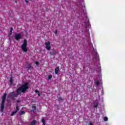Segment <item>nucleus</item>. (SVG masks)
<instances>
[{
    "label": "nucleus",
    "instance_id": "1",
    "mask_svg": "<svg viewBox=\"0 0 125 125\" xmlns=\"http://www.w3.org/2000/svg\"><path fill=\"white\" fill-rule=\"evenodd\" d=\"M29 89V83H27L26 84H22L19 90L22 93H25L27 90Z\"/></svg>",
    "mask_w": 125,
    "mask_h": 125
},
{
    "label": "nucleus",
    "instance_id": "12",
    "mask_svg": "<svg viewBox=\"0 0 125 125\" xmlns=\"http://www.w3.org/2000/svg\"><path fill=\"white\" fill-rule=\"evenodd\" d=\"M26 68L28 69V70H32L33 69V66L31 65V64H29Z\"/></svg>",
    "mask_w": 125,
    "mask_h": 125
},
{
    "label": "nucleus",
    "instance_id": "25",
    "mask_svg": "<svg viewBox=\"0 0 125 125\" xmlns=\"http://www.w3.org/2000/svg\"><path fill=\"white\" fill-rule=\"evenodd\" d=\"M35 92L36 93H38V92H39V91L36 90L35 91Z\"/></svg>",
    "mask_w": 125,
    "mask_h": 125
},
{
    "label": "nucleus",
    "instance_id": "27",
    "mask_svg": "<svg viewBox=\"0 0 125 125\" xmlns=\"http://www.w3.org/2000/svg\"><path fill=\"white\" fill-rule=\"evenodd\" d=\"M13 30V28H12V27H11V30L10 31H11L12 32V30Z\"/></svg>",
    "mask_w": 125,
    "mask_h": 125
},
{
    "label": "nucleus",
    "instance_id": "11",
    "mask_svg": "<svg viewBox=\"0 0 125 125\" xmlns=\"http://www.w3.org/2000/svg\"><path fill=\"white\" fill-rule=\"evenodd\" d=\"M9 84L10 85H12V84H13V80L12 79V77H11L10 78Z\"/></svg>",
    "mask_w": 125,
    "mask_h": 125
},
{
    "label": "nucleus",
    "instance_id": "33",
    "mask_svg": "<svg viewBox=\"0 0 125 125\" xmlns=\"http://www.w3.org/2000/svg\"><path fill=\"white\" fill-rule=\"evenodd\" d=\"M100 72H101V67H100Z\"/></svg>",
    "mask_w": 125,
    "mask_h": 125
},
{
    "label": "nucleus",
    "instance_id": "20",
    "mask_svg": "<svg viewBox=\"0 0 125 125\" xmlns=\"http://www.w3.org/2000/svg\"><path fill=\"white\" fill-rule=\"evenodd\" d=\"M12 34V31H10V33L9 34V39H10V36H11V34Z\"/></svg>",
    "mask_w": 125,
    "mask_h": 125
},
{
    "label": "nucleus",
    "instance_id": "9",
    "mask_svg": "<svg viewBox=\"0 0 125 125\" xmlns=\"http://www.w3.org/2000/svg\"><path fill=\"white\" fill-rule=\"evenodd\" d=\"M59 73V67H56L55 68V73L57 75Z\"/></svg>",
    "mask_w": 125,
    "mask_h": 125
},
{
    "label": "nucleus",
    "instance_id": "10",
    "mask_svg": "<svg viewBox=\"0 0 125 125\" xmlns=\"http://www.w3.org/2000/svg\"><path fill=\"white\" fill-rule=\"evenodd\" d=\"M95 58L96 59V60H99V55H98L97 52H95Z\"/></svg>",
    "mask_w": 125,
    "mask_h": 125
},
{
    "label": "nucleus",
    "instance_id": "8",
    "mask_svg": "<svg viewBox=\"0 0 125 125\" xmlns=\"http://www.w3.org/2000/svg\"><path fill=\"white\" fill-rule=\"evenodd\" d=\"M58 53V52H57L56 51H51L50 52V54L51 55H55L56 54H57Z\"/></svg>",
    "mask_w": 125,
    "mask_h": 125
},
{
    "label": "nucleus",
    "instance_id": "28",
    "mask_svg": "<svg viewBox=\"0 0 125 125\" xmlns=\"http://www.w3.org/2000/svg\"><path fill=\"white\" fill-rule=\"evenodd\" d=\"M36 65H39V62H36Z\"/></svg>",
    "mask_w": 125,
    "mask_h": 125
},
{
    "label": "nucleus",
    "instance_id": "16",
    "mask_svg": "<svg viewBox=\"0 0 125 125\" xmlns=\"http://www.w3.org/2000/svg\"><path fill=\"white\" fill-rule=\"evenodd\" d=\"M94 108H97L98 107V103H96L94 105Z\"/></svg>",
    "mask_w": 125,
    "mask_h": 125
},
{
    "label": "nucleus",
    "instance_id": "32",
    "mask_svg": "<svg viewBox=\"0 0 125 125\" xmlns=\"http://www.w3.org/2000/svg\"><path fill=\"white\" fill-rule=\"evenodd\" d=\"M17 102V103H19V102H20V100H18Z\"/></svg>",
    "mask_w": 125,
    "mask_h": 125
},
{
    "label": "nucleus",
    "instance_id": "31",
    "mask_svg": "<svg viewBox=\"0 0 125 125\" xmlns=\"http://www.w3.org/2000/svg\"><path fill=\"white\" fill-rule=\"evenodd\" d=\"M38 96H41V94L38 93Z\"/></svg>",
    "mask_w": 125,
    "mask_h": 125
},
{
    "label": "nucleus",
    "instance_id": "3",
    "mask_svg": "<svg viewBox=\"0 0 125 125\" xmlns=\"http://www.w3.org/2000/svg\"><path fill=\"white\" fill-rule=\"evenodd\" d=\"M21 50L23 52H27L28 51V48H27V41L24 40L23 44L21 45Z\"/></svg>",
    "mask_w": 125,
    "mask_h": 125
},
{
    "label": "nucleus",
    "instance_id": "26",
    "mask_svg": "<svg viewBox=\"0 0 125 125\" xmlns=\"http://www.w3.org/2000/svg\"><path fill=\"white\" fill-rule=\"evenodd\" d=\"M31 112H35V110H31Z\"/></svg>",
    "mask_w": 125,
    "mask_h": 125
},
{
    "label": "nucleus",
    "instance_id": "15",
    "mask_svg": "<svg viewBox=\"0 0 125 125\" xmlns=\"http://www.w3.org/2000/svg\"><path fill=\"white\" fill-rule=\"evenodd\" d=\"M58 100H59V101H63V99H62V98L61 97H59Z\"/></svg>",
    "mask_w": 125,
    "mask_h": 125
},
{
    "label": "nucleus",
    "instance_id": "14",
    "mask_svg": "<svg viewBox=\"0 0 125 125\" xmlns=\"http://www.w3.org/2000/svg\"><path fill=\"white\" fill-rule=\"evenodd\" d=\"M42 123L43 125H45V120H44V118L42 119Z\"/></svg>",
    "mask_w": 125,
    "mask_h": 125
},
{
    "label": "nucleus",
    "instance_id": "17",
    "mask_svg": "<svg viewBox=\"0 0 125 125\" xmlns=\"http://www.w3.org/2000/svg\"><path fill=\"white\" fill-rule=\"evenodd\" d=\"M104 122H107V121H108V118L107 117H104Z\"/></svg>",
    "mask_w": 125,
    "mask_h": 125
},
{
    "label": "nucleus",
    "instance_id": "18",
    "mask_svg": "<svg viewBox=\"0 0 125 125\" xmlns=\"http://www.w3.org/2000/svg\"><path fill=\"white\" fill-rule=\"evenodd\" d=\"M25 114V111H22L20 113V115H24Z\"/></svg>",
    "mask_w": 125,
    "mask_h": 125
},
{
    "label": "nucleus",
    "instance_id": "4",
    "mask_svg": "<svg viewBox=\"0 0 125 125\" xmlns=\"http://www.w3.org/2000/svg\"><path fill=\"white\" fill-rule=\"evenodd\" d=\"M18 97V94L14 93V92L10 93L8 97L12 100H15V98Z\"/></svg>",
    "mask_w": 125,
    "mask_h": 125
},
{
    "label": "nucleus",
    "instance_id": "24",
    "mask_svg": "<svg viewBox=\"0 0 125 125\" xmlns=\"http://www.w3.org/2000/svg\"><path fill=\"white\" fill-rule=\"evenodd\" d=\"M21 93H20V92H19V91H17V94H18V95H19V94H20Z\"/></svg>",
    "mask_w": 125,
    "mask_h": 125
},
{
    "label": "nucleus",
    "instance_id": "7",
    "mask_svg": "<svg viewBox=\"0 0 125 125\" xmlns=\"http://www.w3.org/2000/svg\"><path fill=\"white\" fill-rule=\"evenodd\" d=\"M15 38L16 41H19L20 39H21L22 36H21V34H16L15 35Z\"/></svg>",
    "mask_w": 125,
    "mask_h": 125
},
{
    "label": "nucleus",
    "instance_id": "30",
    "mask_svg": "<svg viewBox=\"0 0 125 125\" xmlns=\"http://www.w3.org/2000/svg\"><path fill=\"white\" fill-rule=\"evenodd\" d=\"M57 32H58L57 30H56L55 34H57Z\"/></svg>",
    "mask_w": 125,
    "mask_h": 125
},
{
    "label": "nucleus",
    "instance_id": "6",
    "mask_svg": "<svg viewBox=\"0 0 125 125\" xmlns=\"http://www.w3.org/2000/svg\"><path fill=\"white\" fill-rule=\"evenodd\" d=\"M45 45H46V49L47 50H50V48H51V47L50 46V42H49V41L45 42Z\"/></svg>",
    "mask_w": 125,
    "mask_h": 125
},
{
    "label": "nucleus",
    "instance_id": "13",
    "mask_svg": "<svg viewBox=\"0 0 125 125\" xmlns=\"http://www.w3.org/2000/svg\"><path fill=\"white\" fill-rule=\"evenodd\" d=\"M36 124H37V121L33 120L32 122H31L30 123V125H36Z\"/></svg>",
    "mask_w": 125,
    "mask_h": 125
},
{
    "label": "nucleus",
    "instance_id": "22",
    "mask_svg": "<svg viewBox=\"0 0 125 125\" xmlns=\"http://www.w3.org/2000/svg\"><path fill=\"white\" fill-rule=\"evenodd\" d=\"M99 83H99V82L98 81L96 82V84L97 85H98L99 84Z\"/></svg>",
    "mask_w": 125,
    "mask_h": 125
},
{
    "label": "nucleus",
    "instance_id": "21",
    "mask_svg": "<svg viewBox=\"0 0 125 125\" xmlns=\"http://www.w3.org/2000/svg\"><path fill=\"white\" fill-rule=\"evenodd\" d=\"M32 108L34 109L35 111H36V106L32 105Z\"/></svg>",
    "mask_w": 125,
    "mask_h": 125
},
{
    "label": "nucleus",
    "instance_id": "29",
    "mask_svg": "<svg viewBox=\"0 0 125 125\" xmlns=\"http://www.w3.org/2000/svg\"><path fill=\"white\" fill-rule=\"evenodd\" d=\"M25 2L28 3V0H25Z\"/></svg>",
    "mask_w": 125,
    "mask_h": 125
},
{
    "label": "nucleus",
    "instance_id": "23",
    "mask_svg": "<svg viewBox=\"0 0 125 125\" xmlns=\"http://www.w3.org/2000/svg\"><path fill=\"white\" fill-rule=\"evenodd\" d=\"M89 125H93V124H92V122H91V121L89 122Z\"/></svg>",
    "mask_w": 125,
    "mask_h": 125
},
{
    "label": "nucleus",
    "instance_id": "5",
    "mask_svg": "<svg viewBox=\"0 0 125 125\" xmlns=\"http://www.w3.org/2000/svg\"><path fill=\"white\" fill-rule=\"evenodd\" d=\"M19 111V107H18V104H16V110L12 112L11 114V116L13 117V116H14Z\"/></svg>",
    "mask_w": 125,
    "mask_h": 125
},
{
    "label": "nucleus",
    "instance_id": "19",
    "mask_svg": "<svg viewBox=\"0 0 125 125\" xmlns=\"http://www.w3.org/2000/svg\"><path fill=\"white\" fill-rule=\"evenodd\" d=\"M52 78V75H50L48 76V80H50Z\"/></svg>",
    "mask_w": 125,
    "mask_h": 125
},
{
    "label": "nucleus",
    "instance_id": "2",
    "mask_svg": "<svg viewBox=\"0 0 125 125\" xmlns=\"http://www.w3.org/2000/svg\"><path fill=\"white\" fill-rule=\"evenodd\" d=\"M7 95V94H6V93H5L4 94V95L3 96L2 101L1 104V109H0L1 112H3V110L4 109V102L3 101V100H5V99H6Z\"/></svg>",
    "mask_w": 125,
    "mask_h": 125
}]
</instances>
